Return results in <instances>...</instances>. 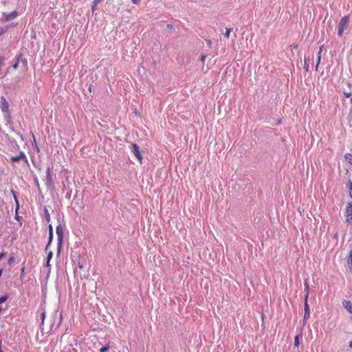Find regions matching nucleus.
Listing matches in <instances>:
<instances>
[{
    "label": "nucleus",
    "mask_w": 352,
    "mask_h": 352,
    "mask_svg": "<svg viewBox=\"0 0 352 352\" xmlns=\"http://www.w3.org/2000/svg\"><path fill=\"white\" fill-rule=\"evenodd\" d=\"M19 63L16 60L15 63L13 64L12 67L14 69H16L19 67Z\"/></svg>",
    "instance_id": "473e14b6"
},
{
    "label": "nucleus",
    "mask_w": 352,
    "mask_h": 352,
    "mask_svg": "<svg viewBox=\"0 0 352 352\" xmlns=\"http://www.w3.org/2000/svg\"><path fill=\"white\" fill-rule=\"evenodd\" d=\"M50 168L48 166L46 171V184L50 186L52 183Z\"/></svg>",
    "instance_id": "6e6552de"
},
{
    "label": "nucleus",
    "mask_w": 352,
    "mask_h": 352,
    "mask_svg": "<svg viewBox=\"0 0 352 352\" xmlns=\"http://www.w3.org/2000/svg\"><path fill=\"white\" fill-rule=\"evenodd\" d=\"M344 158L352 165V155L350 153H346Z\"/></svg>",
    "instance_id": "6ab92c4d"
},
{
    "label": "nucleus",
    "mask_w": 352,
    "mask_h": 352,
    "mask_svg": "<svg viewBox=\"0 0 352 352\" xmlns=\"http://www.w3.org/2000/svg\"><path fill=\"white\" fill-rule=\"evenodd\" d=\"M8 296L7 295H4V296H2L1 297H0V304L6 302L8 299Z\"/></svg>",
    "instance_id": "cd10ccee"
},
{
    "label": "nucleus",
    "mask_w": 352,
    "mask_h": 352,
    "mask_svg": "<svg viewBox=\"0 0 352 352\" xmlns=\"http://www.w3.org/2000/svg\"><path fill=\"white\" fill-rule=\"evenodd\" d=\"M305 291L306 292V295H307V298L309 297V284L307 280H305Z\"/></svg>",
    "instance_id": "aec40b11"
},
{
    "label": "nucleus",
    "mask_w": 352,
    "mask_h": 352,
    "mask_svg": "<svg viewBox=\"0 0 352 352\" xmlns=\"http://www.w3.org/2000/svg\"><path fill=\"white\" fill-rule=\"evenodd\" d=\"M24 272H25V267H23L21 269V274H20L21 277H22L23 276Z\"/></svg>",
    "instance_id": "58836bf2"
},
{
    "label": "nucleus",
    "mask_w": 352,
    "mask_h": 352,
    "mask_svg": "<svg viewBox=\"0 0 352 352\" xmlns=\"http://www.w3.org/2000/svg\"><path fill=\"white\" fill-rule=\"evenodd\" d=\"M1 344H2V341H1V340H0V350H1Z\"/></svg>",
    "instance_id": "3c124183"
},
{
    "label": "nucleus",
    "mask_w": 352,
    "mask_h": 352,
    "mask_svg": "<svg viewBox=\"0 0 352 352\" xmlns=\"http://www.w3.org/2000/svg\"><path fill=\"white\" fill-rule=\"evenodd\" d=\"M20 160L24 161L25 163H28V158L23 152H20V154L17 156H12L10 157V161L12 163L18 162Z\"/></svg>",
    "instance_id": "39448f33"
},
{
    "label": "nucleus",
    "mask_w": 352,
    "mask_h": 352,
    "mask_svg": "<svg viewBox=\"0 0 352 352\" xmlns=\"http://www.w3.org/2000/svg\"><path fill=\"white\" fill-rule=\"evenodd\" d=\"M351 92H344V95L345 97L349 98L351 96Z\"/></svg>",
    "instance_id": "f704fd0d"
},
{
    "label": "nucleus",
    "mask_w": 352,
    "mask_h": 352,
    "mask_svg": "<svg viewBox=\"0 0 352 352\" xmlns=\"http://www.w3.org/2000/svg\"><path fill=\"white\" fill-rule=\"evenodd\" d=\"M1 107L2 112L5 114L6 116L7 115L10 116L9 104H8V101L6 100V99L3 96H2L1 98V107Z\"/></svg>",
    "instance_id": "20e7f679"
},
{
    "label": "nucleus",
    "mask_w": 352,
    "mask_h": 352,
    "mask_svg": "<svg viewBox=\"0 0 352 352\" xmlns=\"http://www.w3.org/2000/svg\"><path fill=\"white\" fill-rule=\"evenodd\" d=\"M6 254L5 252L0 253V260H1L6 256Z\"/></svg>",
    "instance_id": "ea45409f"
},
{
    "label": "nucleus",
    "mask_w": 352,
    "mask_h": 352,
    "mask_svg": "<svg viewBox=\"0 0 352 352\" xmlns=\"http://www.w3.org/2000/svg\"><path fill=\"white\" fill-rule=\"evenodd\" d=\"M349 21V15H345L340 19L338 28V34L339 36L341 37L343 34L344 30L348 28Z\"/></svg>",
    "instance_id": "f257e3e1"
},
{
    "label": "nucleus",
    "mask_w": 352,
    "mask_h": 352,
    "mask_svg": "<svg viewBox=\"0 0 352 352\" xmlns=\"http://www.w3.org/2000/svg\"><path fill=\"white\" fill-rule=\"evenodd\" d=\"M78 267L80 268H82L83 267V265L80 263H78Z\"/></svg>",
    "instance_id": "a18cd8bd"
},
{
    "label": "nucleus",
    "mask_w": 352,
    "mask_h": 352,
    "mask_svg": "<svg viewBox=\"0 0 352 352\" xmlns=\"http://www.w3.org/2000/svg\"><path fill=\"white\" fill-rule=\"evenodd\" d=\"M323 47H324V45H322L320 47V48H319V51H318V55H317V56H321V54H322V52Z\"/></svg>",
    "instance_id": "2f4dec72"
},
{
    "label": "nucleus",
    "mask_w": 352,
    "mask_h": 352,
    "mask_svg": "<svg viewBox=\"0 0 352 352\" xmlns=\"http://www.w3.org/2000/svg\"><path fill=\"white\" fill-rule=\"evenodd\" d=\"M43 212H44V217H45V220L47 222H50V212H49L47 207L44 208Z\"/></svg>",
    "instance_id": "ddd939ff"
},
{
    "label": "nucleus",
    "mask_w": 352,
    "mask_h": 352,
    "mask_svg": "<svg viewBox=\"0 0 352 352\" xmlns=\"http://www.w3.org/2000/svg\"><path fill=\"white\" fill-rule=\"evenodd\" d=\"M52 256H53V252L52 251H50L47 253L46 261H47L48 262H50V260L52 259Z\"/></svg>",
    "instance_id": "bb28decb"
},
{
    "label": "nucleus",
    "mask_w": 352,
    "mask_h": 352,
    "mask_svg": "<svg viewBox=\"0 0 352 352\" xmlns=\"http://www.w3.org/2000/svg\"><path fill=\"white\" fill-rule=\"evenodd\" d=\"M45 266H46V267H50V262H48L47 261H46Z\"/></svg>",
    "instance_id": "79ce46f5"
},
{
    "label": "nucleus",
    "mask_w": 352,
    "mask_h": 352,
    "mask_svg": "<svg viewBox=\"0 0 352 352\" xmlns=\"http://www.w3.org/2000/svg\"><path fill=\"white\" fill-rule=\"evenodd\" d=\"M34 184H35V186H36L37 189L38 191H41V188H40V185H39V182H38V179L36 177H35L34 178Z\"/></svg>",
    "instance_id": "412c9836"
},
{
    "label": "nucleus",
    "mask_w": 352,
    "mask_h": 352,
    "mask_svg": "<svg viewBox=\"0 0 352 352\" xmlns=\"http://www.w3.org/2000/svg\"><path fill=\"white\" fill-rule=\"evenodd\" d=\"M110 346H109V344H107L106 346L102 347L100 349V352H107L109 351Z\"/></svg>",
    "instance_id": "b1692460"
},
{
    "label": "nucleus",
    "mask_w": 352,
    "mask_h": 352,
    "mask_svg": "<svg viewBox=\"0 0 352 352\" xmlns=\"http://www.w3.org/2000/svg\"><path fill=\"white\" fill-rule=\"evenodd\" d=\"M349 347H350V348H352V340H351V341L350 342V343H349Z\"/></svg>",
    "instance_id": "de8ad7c7"
},
{
    "label": "nucleus",
    "mask_w": 352,
    "mask_h": 352,
    "mask_svg": "<svg viewBox=\"0 0 352 352\" xmlns=\"http://www.w3.org/2000/svg\"><path fill=\"white\" fill-rule=\"evenodd\" d=\"M12 194L13 197L14 199V201L16 202V210H17L19 208V201H18V199H17V196H16V192L14 190H12Z\"/></svg>",
    "instance_id": "f3484780"
},
{
    "label": "nucleus",
    "mask_w": 352,
    "mask_h": 352,
    "mask_svg": "<svg viewBox=\"0 0 352 352\" xmlns=\"http://www.w3.org/2000/svg\"><path fill=\"white\" fill-rule=\"evenodd\" d=\"M346 221L349 223L352 224V212H349L348 213Z\"/></svg>",
    "instance_id": "a878e982"
},
{
    "label": "nucleus",
    "mask_w": 352,
    "mask_h": 352,
    "mask_svg": "<svg viewBox=\"0 0 352 352\" xmlns=\"http://www.w3.org/2000/svg\"><path fill=\"white\" fill-rule=\"evenodd\" d=\"M14 256L10 257V258L8 259V264H11V263L13 262V261H14Z\"/></svg>",
    "instance_id": "4c0bfd02"
},
{
    "label": "nucleus",
    "mask_w": 352,
    "mask_h": 352,
    "mask_svg": "<svg viewBox=\"0 0 352 352\" xmlns=\"http://www.w3.org/2000/svg\"><path fill=\"white\" fill-rule=\"evenodd\" d=\"M346 187L349 188V196H350V197L352 199V182H351V180H349V181L346 184Z\"/></svg>",
    "instance_id": "4468645a"
},
{
    "label": "nucleus",
    "mask_w": 352,
    "mask_h": 352,
    "mask_svg": "<svg viewBox=\"0 0 352 352\" xmlns=\"http://www.w3.org/2000/svg\"><path fill=\"white\" fill-rule=\"evenodd\" d=\"M320 60H321V56H317V63H316V70H317L318 68Z\"/></svg>",
    "instance_id": "7c9ffc66"
},
{
    "label": "nucleus",
    "mask_w": 352,
    "mask_h": 352,
    "mask_svg": "<svg viewBox=\"0 0 352 352\" xmlns=\"http://www.w3.org/2000/svg\"><path fill=\"white\" fill-rule=\"evenodd\" d=\"M74 351H75L74 349H72V350L69 349V351H67V352H74Z\"/></svg>",
    "instance_id": "09e8293b"
},
{
    "label": "nucleus",
    "mask_w": 352,
    "mask_h": 352,
    "mask_svg": "<svg viewBox=\"0 0 352 352\" xmlns=\"http://www.w3.org/2000/svg\"><path fill=\"white\" fill-rule=\"evenodd\" d=\"M309 60H310L309 57H305L303 68L307 72H309Z\"/></svg>",
    "instance_id": "9b49d317"
},
{
    "label": "nucleus",
    "mask_w": 352,
    "mask_h": 352,
    "mask_svg": "<svg viewBox=\"0 0 352 352\" xmlns=\"http://www.w3.org/2000/svg\"><path fill=\"white\" fill-rule=\"evenodd\" d=\"M2 272H3V269H1L0 270V277L1 276Z\"/></svg>",
    "instance_id": "8fccbe9b"
},
{
    "label": "nucleus",
    "mask_w": 352,
    "mask_h": 352,
    "mask_svg": "<svg viewBox=\"0 0 352 352\" xmlns=\"http://www.w3.org/2000/svg\"><path fill=\"white\" fill-rule=\"evenodd\" d=\"M132 3L138 5L140 3V0H131Z\"/></svg>",
    "instance_id": "e433bc0d"
},
{
    "label": "nucleus",
    "mask_w": 352,
    "mask_h": 352,
    "mask_svg": "<svg viewBox=\"0 0 352 352\" xmlns=\"http://www.w3.org/2000/svg\"><path fill=\"white\" fill-rule=\"evenodd\" d=\"M167 28H168V29H172V28H173V25H170V24H168V25H167Z\"/></svg>",
    "instance_id": "37998d69"
},
{
    "label": "nucleus",
    "mask_w": 352,
    "mask_h": 352,
    "mask_svg": "<svg viewBox=\"0 0 352 352\" xmlns=\"http://www.w3.org/2000/svg\"><path fill=\"white\" fill-rule=\"evenodd\" d=\"M347 263L349 265L352 266V249L349 252V256L347 259Z\"/></svg>",
    "instance_id": "4be33fe9"
},
{
    "label": "nucleus",
    "mask_w": 352,
    "mask_h": 352,
    "mask_svg": "<svg viewBox=\"0 0 352 352\" xmlns=\"http://www.w3.org/2000/svg\"><path fill=\"white\" fill-rule=\"evenodd\" d=\"M56 232L58 238V247L57 252L59 253L62 249V245L63 243V237H64V231L63 228L60 224H58L56 228Z\"/></svg>",
    "instance_id": "f03ea898"
},
{
    "label": "nucleus",
    "mask_w": 352,
    "mask_h": 352,
    "mask_svg": "<svg viewBox=\"0 0 352 352\" xmlns=\"http://www.w3.org/2000/svg\"><path fill=\"white\" fill-rule=\"evenodd\" d=\"M19 16L18 12L16 10L11 12L10 13L3 12L0 18V23H6L16 19Z\"/></svg>",
    "instance_id": "7ed1b4c3"
},
{
    "label": "nucleus",
    "mask_w": 352,
    "mask_h": 352,
    "mask_svg": "<svg viewBox=\"0 0 352 352\" xmlns=\"http://www.w3.org/2000/svg\"><path fill=\"white\" fill-rule=\"evenodd\" d=\"M15 25H16V24H13L12 23L10 25H6L4 27H1L0 26V36L1 35H3L4 33H6L8 31V30L9 29L10 27H14Z\"/></svg>",
    "instance_id": "9d476101"
},
{
    "label": "nucleus",
    "mask_w": 352,
    "mask_h": 352,
    "mask_svg": "<svg viewBox=\"0 0 352 352\" xmlns=\"http://www.w3.org/2000/svg\"><path fill=\"white\" fill-rule=\"evenodd\" d=\"M350 101H351V102L352 103V98H351Z\"/></svg>",
    "instance_id": "864d4df0"
},
{
    "label": "nucleus",
    "mask_w": 352,
    "mask_h": 352,
    "mask_svg": "<svg viewBox=\"0 0 352 352\" xmlns=\"http://www.w3.org/2000/svg\"><path fill=\"white\" fill-rule=\"evenodd\" d=\"M48 230H49V239H50V241H52L53 240V227L51 224H50L48 226Z\"/></svg>",
    "instance_id": "2eb2a0df"
},
{
    "label": "nucleus",
    "mask_w": 352,
    "mask_h": 352,
    "mask_svg": "<svg viewBox=\"0 0 352 352\" xmlns=\"http://www.w3.org/2000/svg\"><path fill=\"white\" fill-rule=\"evenodd\" d=\"M132 151L135 155V157L138 159V160L141 162L142 160V156L140 153L139 146L137 144L133 143L131 144Z\"/></svg>",
    "instance_id": "0eeeda50"
},
{
    "label": "nucleus",
    "mask_w": 352,
    "mask_h": 352,
    "mask_svg": "<svg viewBox=\"0 0 352 352\" xmlns=\"http://www.w3.org/2000/svg\"><path fill=\"white\" fill-rule=\"evenodd\" d=\"M16 60L20 64H22V67L26 69L28 67V60L24 57L22 53L18 54L15 57Z\"/></svg>",
    "instance_id": "423d86ee"
},
{
    "label": "nucleus",
    "mask_w": 352,
    "mask_h": 352,
    "mask_svg": "<svg viewBox=\"0 0 352 352\" xmlns=\"http://www.w3.org/2000/svg\"><path fill=\"white\" fill-rule=\"evenodd\" d=\"M19 218H21L19 216H17V215L16 216V219L17 221H19Z\"/></svg>",
    "instance_id": "49530a36"
},
{
    "label": "nucleus",
    "mask_w": 352,
    "mask_h": 352,
    "mask_svg": "<svg viewBox=\"0 0 352 352\" xmlns=\"http://www.w3.org/2000/svg\"><path fill=\"white\" fill-rule=\"evenodd\" d=\"M52 241H50V239H48V242L46 245V247H45V250H47L48 248H50L51 243H52Z\"/></svg>",
    "instance_id": "72a5a7b5"
},
{
    "label": "nucleus",
    "mask_w": 352,
    "mask_h": 352,
    "mask_svg": "<svg viewBox=\"0 0 352 352\" xmlns=\"http://www.w3.org/2000/svg\"><path fill=\"white\" fill-rule=\"evenodd\" d=\"M102 0H94V4L98 5L100 2H101Z\"/></svg>",
    "instance_id": "a19ab883"
},
{
    "label": "nucleus",
    "mask_w": 352,
    "mask_h": 352,
    "mask_svg": "<svg viewBox=\"0 0 352 352\" xmlns=\"http://www.w3.org/2000/svg\"><path fill=\"white\" fill-rule=\"evenodd\" d=\"M207 43L208 44V45H209V46H210V45H211V44H212V42H211V41H210V40H208V41H207Z\"/></svg>",
    "instance_id": "c03bdc74"
},
{
    "label": "nucleus",
    "mask_w": 352,
    "mask_h": 352,
    "mask_svg": "<svg viewBox=\"0 0 352 352\" xmlns=\"http://www.w3.org/2000/svg\"><path fill=\"white\" fill-rule=\"evenodd\" d=\"M350 111L352 112V107L351 108Z\"/></svg>",
    "instance_id": "603ef678"
},
{
    "label": "nucleus",
    "mask_w": 352,
    "mask_h": 352,
    "mask_svg": "<svg viewBox=\"0 0 352 352\" xmlns=\"http://www.w3.org/2000/svg\"><path fill=\"white\" fill-rule=\"evenodd\" d=\"M346 212L347 213L352 212V203L349 204L347 208H346Z\"/></svg>",
    "instance_id": "c756f323"
},
{
    "label": "nucleus",
    "mask_w": 352,
    "mask_h": 352,
    "mask_svg": "<svg viewBox=\"0 0 352 352\" xmlns=\"http://www.w3.org/2000/svg\"><path fill=\"white\" fill-rule=\"evenodd\" d=\"M41 324H40V327H41L42 325H43L44 324V320H45V311H43L41 314Z\"/></svg>",
    "instance_id": "a211bd4d"
},
{
    "label": "nucleus",
    "mask_w": 352,
    "mask_h": 352,
    "mask_svg": "<svg viewBox=\"0 0 352 352\" xmlns=\"http://www.w3.org/2000/svg\"><path fill=\"white\" fill-rule=\"evenodd\" d=\"M343 307L351 314H352V303L349 300H343L342 302Z\"/></svg>",
    "instance_id": "1a4fd4ad"
},
{
    "label": "nucleus",
    "mask_w": 352,
    "mask_h": 352,
    "mask_svg": "<svg viewBox=\"0 0 352 352\" xmlns=\"http://www.w3.org/2000/svg\"><path fill=\"white\" fill-rule=\"evenodd\" d=\"M206 56L205 54H202L200 55L199 60H201L204 63L206 60Z\"/></svg>",
    "instance_id": "c85d7f7f"
},
{
    "label": "nucleus",
    "mask_w": 352,
    "mask_h": 352,
    "mask_svg": "<svg viewBox=\"0 0 352 352\" xmlns=\"http://www.w3.org/2000/svg\"><path fill=\"white\" fill-rule=\"evenodd\" d=\"M309 317H310V313L305 312L304 317H303V322H304V324L306 323L307 320L309 318Z\"/></svg>",
    "instance_id": "5701e85b"
},
{
    "label": "nucleus",
    "mask_w": 352,
    "mask_h": 352,
    "mask_svg": "<svg viewBox=\"0 0 352 352\" xmlns=\"http://www.w3.org/2000/svg\"><path fill=\"white\" fill-rule=\"evenodd\" d=\"M300 337H302L301 333H299L295 336L294 343V347H298L299 346V338Z\"/></svg>",
    "instance_id": "dca6fc26"
},
{
    "label": "nucleus",
    "mask_w": 352,
    "mask_h": 352,
    "mask_svg": "<svg viewBox=\"0 0 352 352\" xmlns=\"http://www.w3.org/2000/svg\"><path fill=\"white\" fill-rule=\"evenodd\" d=\"M232 28H226V33L224 34V36L227 38H229V36H230V32H232Z\"/></svg>",
    "instance_id": "393cba45"
},
{
    "label": "nucleus",
    "mask_w": 352,
    "mask_h": 352,
    "mask_svg": "<svg viewBox=\"0 0 352 352\" xmlns=\"http://www.w3.org/2000/svg\"><path fill=\"white\" fill-rule=\"evenodd\" d=\"M97 6V5H95L94 4V1H93L92 3V6H91V10H92V12H94L95 9H96V7Z\"/></svg>",
    "instance_id": "c9c22d12"
},
{
    "label": "nucleus",
    "mask_w": 352,
    "mask_h": 352,
    "mask_svg": "<svg viewBox=\"0 0 352 352\" xmlns=\"http://www.w3.org/2000/svg\"><path fill=\"white\" fill-rule=\"evenodd\" d=\"M307 295H305V300H304V308H305V312L306 313H310V309H309V305L307 303Z\"/></svg>",
    "instance_id": "f8f14e48"
}]
</instances>
